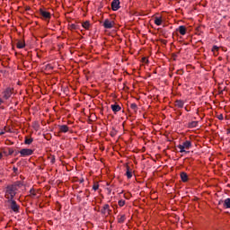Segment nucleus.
I'll use <instances>...</instances> for the list:
<instances>
[{"label":"nucleus","instance_id":"f257e3e1","mask_svg":"<svg viewBox=\"0 0 230 230\" xmlns=\"http://www.w3.org/2000/svg\"><path fill=\"white\" fill-rule=\"evenodd\" d=\"M24 183L21 181H14L12 184L6 186L4 190V197L7 200H11L15 199V195H17V191L19 189L22 188Z\"/></svg>","mask_w":230,"mask_h":230},{"label":"nucleus","instance_id":"f03ea898","mask_svg":"<svg viewBox=\"0 0 230 230\" xmlns=\"http://www.w3.org/2000/svg\"><path fill=\"white\" fill-rule=\"evenodd\" d=\"M6 204L8 209L13 211V213H15V215H17V213H21V206L17 204V201H15V199H7Z\"/></svg>","mask_w":230,"mask_h":230},{"label":"nucleus","instance_id":"7ed1b4c3","mask_svg":"<svg viewBox=\"0 0 230 230\" xmlns=\"http://www.w3.org/2000/svg\"><path fill=\"white\" fill-rule=\"evenodd\" d=\"M22 157H28L29 155H33V150L23 148L21 151H19Z\"/></svg>","mask_w":230,"mask_h":230},{"label":"nucleus","instance_id":"20e7f679","mask_svg":"<svg viewBox=\"0 0 230 230\" xmlns=\"http://www.w3.org/2000/svg\"><path fill=\"white\" fill-rule=\"evenodd\" d=\"M13 94V89L6 88L5 91H4V100H9L12 97Z\"/></svg>","mask_w":230,"mask_h":230},{"label":"nucleus","instance_id":"39448f33","mask_svg":"<svg viewBox=\"0 0 230 230\" xmlns=\"http://www.w3.org/2000/svg\"><path fill=\"white\" fill-rule=\"evenodd\" d=\"M102 26L106 30H111L114 28V22H111L109 19L104 20Z\"/></svg>","mask_w":230,"mask_h":230},{"label":"nucleus","instance_id":"423d86ee","mask_svg":"<svg viewBox=\"0 0 230 230\" xmlns=\"http://www.w3.org/2000/svg\"><path fill=\"white\" fill-rule=\"evenodd\" d=\"M119 4H120L119 0H113L111 2V10L113 12H118V10L120 8Z\"/></svg>","mask_w":230,"mask_h":230},{"label":"nucleus","instance_id":"0eeeda50","mask_svg":"<svg viewBox=\"0 0 230 230\" xmlns=\"http://www.w3.org/2000/svg\"><path fill=\"white\" fill-rule=\"evenodd\" d=\"M111 207L109 206V204H105L102 208L101 209V213L102 215H111Z\"/></svg>","mask_w":230,"mask_h":230},{"label":"nucleus","instance_id":"6e6552de","mask_svg":"<svg viewBox=\"0 0 230 230\" xmlns=\"http://www.w3.org/2000/svg\"><path fill=\"white\" fill-rule=\"evenodd\" d=\"M40 14L43 19H51V13L44 11L43 9H40Z\"/></svg>","mask_w":230,"mask_h":230},{"label":"nucleus","instance_id":"1a4fd4ad","mask_svg":"<svg viewBox=\"0 0 230 230\" xmlns=\"http://www.w3.org/2000/svg\"><path fill=\"white\" fill-rule=\"evenodd\" d=\"M58 127H59V132H62L63 134L69 132V127H67V125H59Z\"/></svg>","mask_w":230,"mask_h":230},{"label":"nucleus","instance_id":"9d476101","mask_svg":"<svg viewBox=\"0 0 230 230\" xmlns=\"http://www.w3.org/2000/svg\"><path fill=\"white\" fill-rule=\"evenodd\" d=\"M222 202H223L224 208H226V209L230 208V198L226 199L224 201H219V204H222Z\"/></svg>","mask_w":230,"mask_h":230},{"label":"nucleus","instance_id":"9b49d317","mask_svg":"<svg viewBox=\"0 0 230 230\" xmlns=\"http://www.w3.org/2000/svg\"><path fill=\"white\" fill-rule=\"evenodd\" d=\"M111 111H113L116 113V112H119V111H121V106H119V104H111Z\"/></svg>","mask_w":230,"mask_h":230},{"label":"nucleus","instance_id":"f8f14e48","mask_svg":"<svg viewBox=\"0 0 230 230\" xmlns=\"http://www.w3.org/2000/svg\"><path fill=\"white\" fill-rule=\"evenodd\" d=\"M181 146H183L185 150H190V148H191V142L190 140H187L181 144Z\"/></svg>","mask_w":230,"mask_h":230},{"label":"nucleus","instance_id":"ddd939ff","mask_svg":"<svg viewBox=\"0 0 230 230\" xmlns=\"http://www.w3.org/2000/svg\"><path fill=\"white\" fill-rule=\"evenodd\" d=\"M182 182H188V173L181 172L180 174Z\"/></svg>","mask_w":230,"mask_h":230},{"label":"nucleus","instance_id":"4468645a","mask_svg":"<svg viewBox=\"0 0 230 230\" xmlns=\"http://www.w3.org/2000/svg\"><path fill=\"white\" fill-rule=\"evenodd\" d=\"M155 24H156V26H161V24H163V18L155 17Z\"/></svg>","mask_w":230,"mask_h":230},{"label":"nucleus","instance_id":"2eb2a0df","mask_svg":"<svg viewBox=\"0 0 230 230\" xmlns=\"http://www.w3.org/2000/svg\"><path fill=\"white\" fill-rule=\"evenodd\" d=\"M178 31L181 35H184L186 33V27L184 25H181Z\"/></svg>","mask_w":230,"mask_h":230},{"label":"nucleus","instance_id":"dca6fc26","mask_svg":"<svg viewBox=\"0 0 230 230\" xmlns=\"http://www.w3.org/2000/svg\"><path fill=\"white\" fill-rule=\"evenodd\" d=\"M175 106L179 109H182V107H184V102L178 100L175 102Z\"/></svg>","mask_w":230,"mask_h":230},{"label":"nucleus","instance_id":"f3484780","mask_svg":"<svg viewBox=\"0 0 230 230\" xmlns=\"http://www.w3.org/2000/svg\"><path fill=\"white\" fill-rule=\"evenodd\" d=\"M18 49H22V48H24V46H26V43H24V41L22 40H19L16 44Z\"/></svg>","mask_w":230,"mask_h":230},{"label":"nucleus","instance_id":"a211bd4d","mask_svg":"<svg viewBox=\"0 0 230 230\" xmlns=\"http://www.w3.org/2000/svg\"><path fill=\"white\" fill-rule=\"evenodd\" d=\"M126 175H127L128 179H132V171H130V167H128V166H127Z\"/></svg>","mask_w":230,"mask_h":230},{"label":"nucleus","instance_id":"6ab92c4d","mask_svg":"<svg viewBox=\"0 0 230 230\" xmlns=\"http://www.w3.org/2000/svg\"><path fill=\"white\" fill-rule=\"evenodd\" d=\"M32 143H33L32 137L28 138V137H25V140H24L25 145H31Z\"/></svg>","mask_w":230,"mask_h":230},{"label":"nucleus","instance_id":"aec40b11","mask_svg":"<svg viewBox=\"0 0 230 230\" xmlns=\"http://www.w3.org/2000/svg\"><path fill=\"white\" fill-rule=\"evenodd\" d=\"M178 148L180 149L181 154H188V151L184 148V146L181 145H178Z\"/></svg>","mask_w":230,"mask_h":230},{"label":"nucleus","instance_id":"412c9836","mask_svg":"<svg viewBox=\"0 0 230 230\" xmlns=\"http://www.w3.org/2000/svg\"><path fill=\"white\" fill-rule=\"evenodd\" d=\"M90 26H91V23L89 22L86 21L83 22V28H84V30H89Z\"/></svg>","mask_w":230,"mask_h":230},{"label":"nucleus","instance_id":"4be33fe9","mask_svg":"<svg viewBox=\"0 0 230 230\" xmlns=\"http://www.w3.org/2000/svg\"><path fill=\"white\" fill-rule=\"evenodd\" d=\"M30 197H31L32 199L34 198V197H37V192H35V189H31L30 190Z\"/></svg>","mask_w":230,"mask_h":230},{"label":"nucleus","instance_id":"5701e85b","mask_svg":"<svg viewBox=\"0 0 230 230\" xmlns=\"http://www.w3.org/2000/svg\"><path fill=\"white\" fill-rule=\"evenodd\" d=\"M130 109H132V111H134V112H137V104L131 103L130 104Z\"/></svg>","mask_w":230,"mask_h":230},{"label":"nucleus","instance_id":"b1692460","mask_svg":"<svg viewBox=\"0 0 230 230\" xmlns=\"http://www.w3.org/2000/svg\"><path fill=\"white\" fill-rule=\"evenodd\" d=\"M126 217L125 215H122L119 218V224H123V222H125Z\"/></svg>","mask_w":230,"mask_h":230},{"label":"nucleus","instance_id":"393cba45","mask_svg":"<svg viewBox=\"0 0 230 230\" xmlns=\"http://www.w3.org/2000/svg\"><path fill=\"white\" fill-rule=\"evenodd\" d=\"M118 204H119V208H123V206H125V200L120 199V200H119Z\"/></svg>","mask_w":230,"mask_h":230},{"label":"nucleus","instance_id":"a878e982","mask_svg":"<svg viewBox=\"0 0 230 230\" xmlns=\"http://www.w3.org/2000/svg\"><path fill=\"white\" fill-rule=\"evenodd\" d=\"M199 125V122L198 121H192L190 125V127H192V128H195V127H198Z\"/></svg>","mask_w":230,"mask_h":230},{"label":"nucleus","instance_id":"bb28decb","mask_svg":"<svg viewBox=\"0 0 230 230\" xmlns=\"http://www.w3.org/2000/svg\"><path fill=\"white\" fill-rule=\"evenodd\" d=\"M13 173H15V175H19V169L17 167H13Z\"/></svg>","mask_w":230,"mask_h":230},{"label":"nucleus","instance_id":"cd10ccee","mask_svg":"<svg viewBox=\"0 0 230 230\" xmlns=\"http://www.w3.org/2000/svg\"><path fill=\"white\" fill-rule=\"evenodd\" d=\"M196 30H197L196 33H198V35H200V33L202 32L200 30H202V28L200 26H199L196 28Z\"/></svg>","mask_w":230,"mask_h":230},{"label":"nucleus","instance_id":"c85d7f7f","mask_svg":"<svg viewBox=\"0 0 230 230\" xmlns=\"http://www.w3.org/2000/svg\"><path fill=\"white\" fill-rule=\"evenodd\" d=\"M98 188H100V185H98V184H94V185L93 186V190L94 191H96V190H98Z\"/></svg>","mask_w":230,"mask_h":230},{"label":"nucleus","instance_id":"c756f323","mask_svg":"<svg viewBox=\"0 0 230 230\" xmlns=\"http://www.w3.org/2000/svg\"><path fill=\"white\" fill-rule=\"evenodd\" d=\"M124 197H125V199H127V200H128L130 199L131 195H130V193H126V194H124Z\"/></svg>","mask_w":230,"mask_h":230},{"label":"nucleus","instance_id":"7c9ffc66","mask_svg":"<svg viewBox=\"0 0 230 230\" xmlns=\"http://www.w3.org/2000/svg\"><path fill=\"white\" fill-rule=\"evenodd\" d=\"M217 119H220V121H222V119H224V115L223 114L217 115Z\"/></svg>","mask_w":230,"mask_h":230},{"label":"nucleus","instance_id":"2f4dec72","mask_svg":"<svg viewBox=\"0 0 230 230\" xmlns=\"http://www.w3.org/2000/svg\"><path fill=\"white\" fill-rule=\"evenodd\" d=\"M142 62H144L145 64H148V58H143Z\"/></svg>","mask_w":230,"mask_h":230},{"label":"nucleus","instance_id":"473e14b6","mask_svg":"<svg viewBox=\"0 0 230 230\" xmlns=\"http://www.w3.org/2000/svg\"><path fill=\"white\" fill-rule=\"evenodd\" d=\"M212 51H214V53H215V51H218V47L214 46V47L212 48Z\"/></svg>","mask_w":230,"mask_h":230},{"label":"nucleus","instance_id":"72a5a7b5","mask_svg":"<svg viewBox=\"0 0 230 230\" xmlns=\"http://www.w3.org/2000/svg\"><path fill=\"white\" fill-rule=\"evenodd\" d=\"M70 28H71V30H76V25L71 24V25H70Z\"/></svg>","mask_w":230,"mask_h":230},{"label":"nucleus","instance_id":"f704fd0d","mask_svg":"<svg viewBox=\"0 0 230 230\" xmlns=\"http://www.w3.org/2000/svg\"><path fill=\"white\" fill-rule=\"evenodd\" d=\"M13 155V149L9 148V155Z\"/></svg>","mask_w":230,"mask_h":230},{"label":"nucleus","instance_id":"c9c22d12","mask_svg":"<svg viewBox=\"0 0 230 230\" xmlns=\"http://www.w3.org/2000/svg\"><path fill=\"white\" fill-rule=\"evenodd\" d=\"M4 131L0 132V136H4Z\"/></svg>","mask_w":230,"mask_h":230},{"label":"nucleus","instance_id":"e433bc0d","mask_svg":"<svg viewBox=\"0 0 230 230\" xmlns=\"http://www.w3.org/2000/svg\"><path fill=\"white\" fill-rule=\"evenodd\" d=\"M0 159H3V154L0 153Z\"/></svg>","mask_w":230,"mask_h":230},{"label":"nucleus","instance_id":"4c0bfd02","mask_svg":"<svg viewBox=\"0 0 230 230\" xmlns=\"http://www.w3.org/2000/svg\"><path fill=\"white\" fill-rule=\"evenodd\" d=\"M0 105H3V100H0Z\"/></svg>","mask_w":230,"mask_h":230},{"label":"nucleus","instance_id":"58836bf2","mask_svg":"<svg viewBox=\"0 0 230 230\" xmlns=\"http://www.w3.org/2000/svg\"><path fill=\"white\" fill-rule=\"evenodd\" d=\"M19 154H20L19 151L15 152V155H18Z\"/></svg>","mask_w":230,"mask_h":230},{"label":"nucleus","instance_id":"ea45409f","mask_svg":"<svg viewBox=\"0 0 230 230\" xmlns=\"http://www.w3.org/2000/svg\"><path fill=\"white\" fill-rule=\"evenodd\" d=\"M111 136H112V137L116 136V133H111Z\"/></svg>","mask_w":230,"mask_h":230},{"label":"nucleus","instance_id":"a19ab883","mask_svg":"<svg viewBox=\"0 0 230 230\" xmlns=\"http://www.w3.org/2000/svg\"><path fill=\"white\" fill-rule=\"evenodd\" d=\"M227 134H230V129H227Z\"/></svg>","mask_w":230,"mask_h":230},{"label":"nucleus","instance_id":"79ce46f5","mask_svg":"<svg viewBox=\"0 0 230 230\" xmlns=\"http://www.w3.org/2000/svg\"><path fill=\"white\" fill-rule=\"evenodd\" d=\"M1 49H3V47L0 45V51H1Z\"/></svg>","mask_w":230,"mask_h":230},{"label":"nucleus","instance_id":"37998d69","mask_svg":"<svg viewBox=\"0 0 230 230\" xmlns=\"http://www.w3.org/2000/svg\"><path fill=\"white\" fill-rule=\"evenodd\" d=\"M179 75H182V71H180Z\"/></svg>","mask_w":230,"mask_h":230},{"label":"nucleus","instance_id":"c03bdc74","mask_svg":"<svg viewBox=\"0 0 230 230\" xmlns=\"http://www.w3.org/2000/svg\"><path fill=\"white\" fill-rule=\"evenodd\" d=\"M205 71H208V68H205Z\"/></svg>","mask_w":230,"mask_h":230}]
</instances>
